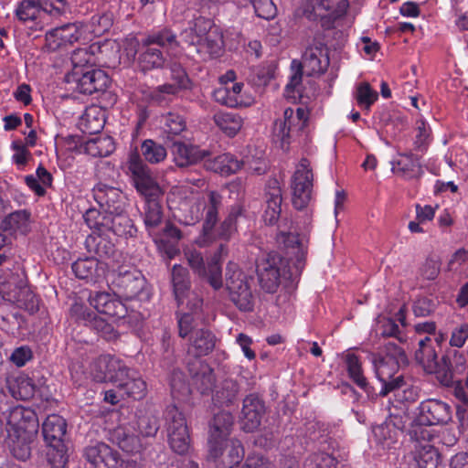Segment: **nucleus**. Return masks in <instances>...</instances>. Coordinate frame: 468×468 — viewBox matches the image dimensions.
<instances>
[{"label": "nucleus", "mask_w": 468, "mask_h": 468, "mask_svg": "<svg viewBox=\"0 0 468 468\" xmlns=\"http://www.w3.org/2000/svg\"><path fill=\"white\" fill-rule=\"evenodd\" d=\"M374 370L381 387L378 395L385 397L404 385V378L399 374L401 367L408 365L405 350L392 341L386 342L378 351L371 354Z\"/></svg>", "instance_id": "nucleus-1"}, {"label": "nucleus", "mask_w": 468, "mask_h": 468, "mask_svg": "<svg viewBox=\"0 0 468 468\" xmlns=\"http://www.w3.org/2000/svg\"><path fill=\"white\" fill-rule=\"evenodd\" d=\"M417 410L408 429L410 439L433 440L435 433L431 427L447 424L452 417L451 406L438 399L422 401Z\"/></svg>", "instance_id": "nucleus-2"}, {"label": "nucleus", "mask_w": 468, "mask_h": 468, "mask_svg": "<svg viewBox=\"0 0 468 468\" xmlns=\"http://www.w3.org/2000/svg\"><path fill=\"white\" fill-rule=\"evenodd\" d=\"M66 431V420L57 414L48 416L42 424V434L48 447L47 459L52 468H64L68 462L64 441Z\"/></svg>", "instance_id": "nucleus-3"}, {"label": "nucleus", "mask_w": 468, "mask_h": 468, "mask_svg": "<svg viewBox=\"0 0 468 468\" xmlns=\"http://www.w3.org/2000/svg\"><path fill=\"white\" fill-rule=\"evenodd\" d=\"M83 218L90 229L112 232L119 237H133L137 232L125 209L116 214H101L96 208H90L83 215Z\"/></svg>", "instance_id": "nucleus-4"}, {"label": "nucleus", "mask_w": 468, "mask_h": 468, "mask_svg": "<svg viewBox=\"0 0 468 468\" xmlns=\"http://www.w3.org/2000/svg\"><path fill=\"white\" fill-rule=\"evenodd\" d=\"M250 282L252 278L242 272L236 263L229 262L226 268V288L230 300L244 312L252 311L254 306L253 294Z\"/></svg>", "instance_id": "nucleus-5"}, {"label": "nucleus", "mask_w": 468, "mask_h": 468, "mask_svg": "<svg viewBox=\"0 0 468 468\" xmlns=\"http://www.w3.org/2000/svg\"><path fill=\"white\" fill-rule=\"evenodd\" d=\"M144 46L145 49L141 53L139 60L143 69L149 70L160 68L165 63V58L160 48L173 51L178 48V43L175 34L164 29L145 38Z\"/></svg>", "instance_id": "nucleus-6"}, {"label": "nucleus", "mask_w": 468, "mask_h": 468, "mask_svg": "<svg viewBox=\"0 0 468 468\" xmlns=\"http://www.w3.org/2000/svg\"><path fill=\"white\" fill-rule=\"evenodd\" d=\"M308 113L303 108H298L294 113L292 108H286L283 119L274 122L272 135L276 144L283 150H287L292 140L307 125Z\"/></svg>", "instance_id": "nucleus-7"}, {"label": "nucleus", "mask_w": 468, "mask_h": 468, "mask_svg": "<svg viewBox=\"0 0 468 468\" xmlns=\"http://www.w3.org/2000/svg\"><path fill=\"white\" fill-rule=\"evenodd\" d=\"M69 90L82 94L103 92L110 85L111 80L107 73L100 69H89L80 71L78 68L65 76Z\"/></svg>", "instance_id": "nucleus-8"}, {"label": "nucleus", "mask_w": 468, "mask_h": 468, "mask_svg": "<svg viewBox=\"0 0 468 468\" xmlns=\"http://www.w3.org/2000/svg\"><path fill=\"white\" fill-rule=\"evenodd\" d=\"M313 181L314 175L310 168V162L303 158L297 165L290 184L292 203L295 209L302 210L309 205L312 198Z\"/></svg>", "instance_id": "nucleus-9"}, {"label": "nucleus", "mask_w": 468, "mask_h": 468, "mask_svg": "<svg viewBox=\"0 0 468 468\" xmlns=\"http://www.w3.org/2000/svg\"><path fill=\"white\" fill-rule=\"evenodd\" d=\"M168 442L178 454L187 453L190 448V434L184 414L176 406L170 405L165 410Z\"/></svg>", "instance_id": "nucleus-10"}, {"label": "nucleus", "mask_w": 468, "mask_h": 468, "mask_svg": "<svg viewBox=\"0 0 468 468\" xmlns=\"http://www.w3.org/2000/svg\"><path fill=\"white\" fill-rule=\"evenodd\" d=\"M286 264L276 252H270L258 259L256 271L261 288L267 293H274L281 283V271Z\"/></svg>", "instance_id": "nucleus-11"}, {"label": "nucleus", "mask_w": 468, "mask_h": 468, "mask_svg": "<svg viewBox=\"0 0 468 468\" xmlns=\"http://www.w3.org/2000/svg\"><path fill=\"white\" fill-rule=\"evenodd\" d=\"M128 169L133 176L137 191L144 196L145 199L158 197L162 194L161 187L138 153L130 154Z\"/></svg>", "instance_id": "nucleus-12"}, {"label": "nucleus", "mask_w": 468, "mask_h": 468, "mask_svg": "<svg viewBox=\"0 0 468 468\" xmlns=\"http://www.w3.org/2000/svg\"><path fill=\"white\" fill-rule=\"evenodd\" d=\"M171 284L178 306L186 305L190 311L200 307L201 300L191 290L189 271L186 267L179 264L173 266Z\"/></svg>", "instance_id": "nucleus-13"}, {"label": "nucleus", "mask_w": 468, "mask_h": 468, "mask_svg": "<svg viewBox=\"0 0 468 468\" xmlns=\"http://www.w3.org/2000/svg\"><path fill=\"white\" fill-rule=\"evenodd\" d=\"M208 457L221 468H232L244 458V448L240 441H213L208 444Z\"/></svg>", "instance_id": "nucleus-14"}, {"label": "nucleus", "mask_w": 468, "mask_h": 468, "mask_svg": "<svg viewBox=\"0 0 468 468\" xmlns=\"http://www.w3.org/2000/svg\"><path fill=\"white\" fill-rule=\"evenodd\" d=\"M111 285L118 295L133 299L144 288L145 279L137 270L121 268L118 272L112 274Z\"/></svg>", "instance_id": "nucleus-15"}, {"label": "nucleus", "mask_w": 468, "mask_h": 468, "mask_svg": "<svg viewBox=\"0 0 468 468\" xmlns=\"http://www.w3.org/2000/svg\"><path fill=\"white\" fill-rule=\"evenodd\" d=\"M92 194L101 214L122 212L126 207L125 197L117 187L100 182L92 188Z\"/></svg>", "instance_id": "nucleus-16"}, {"label": "nucleus", "mask_w": 468, "mask_h": 468, "mask_svg": "<svg viewBox=\"0 0 468 468\" xmlns=\"http://www.w3.org/2000/svg\"><path fill=\"white\" fill-rule=\"evenodd\" d=\"M466 363L467 359L463 352L448 348L440 359L437 378L443 385L448 386L452 383L456 374H463L465 371Z\"/></svg>", "instance_id": "nucleus-17"}, {"label": "nucleus", "mask_w": 468, "mask_h": 468, "mask_svg": "<svg viewBox=\"0 0 468 468\" xmlns=\"http://www.w3.org/2000/svg\"><path fill=\"white\" fill-rule=\"evenodd\" d=\"M84 456L94 468H122V465L119 452L104 442L86 447Z\"/></svg>", "instance_id": "nucleus-18"}, {"label": "nucleus", "mask_w": 468, "mask_h": 468, "mask_svg": "<svg viewBox=\"0 0 468 468\" xmlns=\"http://www.w3.org/2000/svg\"><path fill=\"white\" fill-rule=\"evenodd\" d=\"M222 205V197L216 191L207 193V202L205 205V220L199 244L207 246L216 240L215 227L218 219V209Z\"/></svg>", "instance_id": "nucleus-19"}, {"label": "nucleus", "mask_w": 468, "mask_h": 468, "mask_svg": "<svg viewBox=\"0 0 468 468\" xmlns=\"http://www.w3.org/2000/svg\"><path fill=\"white\" fill-rule=\"evenodd\" d=\"M7 431L29 435L37 434L38 420L36 412L23 406L11 409L7 417Z\"/></svg>", "instance_id": "nucleus-20"}, {"label": "nucleus", "mask_w": 468, "mask_h": 468, "mask_svg": "<svg viewBox=\"0 0 468 468\" xmlns=\"http://www.w3.org/2000/svg\"><path fill=\"white\" fill-rule=\"evenodd\" d=\"M125 367L126 364L121 359L110 355H103L93 361L91 375L97 382L109 381L114 384Z\"/></svg>", "instance_id": "nucleus-21"}, {"label": "nucleus", "mask_w": 468, "mask_h": 468, "mask_svg": "<svg viewBox=\"0 0 468 468\" xmlns=\"http://www.w3.org/2000/svg\"><path fill=\"white\" fill-rule=\"evenodd\" d=\"M211 27V22L204 17H197L189 27L184 29L179 35L177 40L178 47L181 46L187 56L193 58L197 56V48L200 47L202 37L206 34L207 27Z\"/></svg>", "instance_id": "nucleus-22"}, {"label": "nucleus", "mask_w": 468, "mask_h": 468, "mask_svg": "<svg viewBox=\"0 0 468 468\" xmlns=\"http://www.w3.org/2000/svg\"><path fill=\"white\" fill-rule=\"evenodd\" d=\"M266 408L264 401L256 394H250L243 399L241 428L246 432H253L261 422Z\"/></svg>", "instance_id": "nucleus-23"}, {"label": "nucleus", "mask_w": 468, "mask_h": 468, "mask_svg": "<svg viewBox=\"0 0 468 468\" xmlns=\"http://www.w3.org/2000/svg\"><path fill=\"white\" fill-rule=\"evenodd\" d=\"M173 160L176 166L180 168L194 165L203 160H208L211 153L207 150L200 149L197 145L186 144L181 141H176L171 146Z\"/></svg>", "instance_id": "nucleus-24"}, {"label": "nucleus", "mask_w": 468, "mask_h": 468, "mask_svg": "<svg viewBox=\"0 0 468 468\" xmlns=\"http://www.w3.org/2000/svg\"><path fill=\"white\" fill-rule=\"evenodd\" d=\"M114 385L125 395L133 399H142L146 396V383L141 375L133 368L125 367Z\"/></svg>", "instance_id": "nucleus-25"}, {"label": "nucleus", "mask_w": 468, "mask_h": 468, "mask_svg": "<svg viewBox=\"0 0 468 468\" xmlns=\"http://www.w3.org/2000/svg\"><path fill=\"white\" fill-rule=\"evenodd\" d=\"M70 314L77 321L84 322L85 325L90 324L104 338L112 340L116 337V332L113 330V327L101 318H98L93 312L88 310L83 304L74 303L70 308Z\"/></svg>", "instance_id": "nucleus-26"}, {"label": "nucleus", "mask_w": 468, "mask_h": 468, "mask_svg": "<svg viewBox=\"0 0 468 468\" xmlns=\"http://www.w3.org/2000/svg\"><path fill=\"white\" fill-rule=\"evenodd\" d=\"M187 370L200 393L207 394L212 390L216 379L213 369L207 363L197 358L191 359L187 362Z\"/></svg>", "instance_id": "nucleus-27"}, {"label": "nucleus", "mask_w": 468, "mask_h": 468, "mask_svg": "<svg viewBox=\"0 0 468 468\" xmlns=\"http://www.w3.org/2000/svg\"><path fill=\"white\" fill-rule=\"evenodd\" d=\"M414 358L426 373L437 374L440 360L430 336H425L419 341Z\"/></svg>", "instance_id": "nucleus-28"}, {"label": "nucleus", "mask_w": 468, "mask_h": 468, "mask_svg": "<svg viewBox=\"0 0 468 468\" xmlns=\"http://www.w3.org/2000/svg\"><path fill=\"white\" fill-rule=\"evenodd\" d=\"M414 443L413 456L419 468H438L440 453L431 444L432 440L410 439Z\"/></svg>", "instance_id": "nucleus-29"}, {"label": "nucleus", "mask_w": 468, "mask_h": 468, "mask_svg": "<svg viewBox=\"0 0 468 468\" xmlns=\"http://www.w3.org/2000/svg\"><path fill=\"white\" fill-rule=\"evenodd\" d=\"M92 233L90 234L85 240L86 249L90 253H94L101 260L110 259L116 251L114 243L109 239L106 231L96 230L91 229Z\"/></svg>", "instance_id": "nucleus-30"}, {"label": "nucleus", "mask_w": 468, "mask_h": 468, "mask_svg": "<svg viewBox=\"0 0 468 468\" xmlns=\"http://www.w3.org/2000/svg\"><path fill=\"white\" fill-rule=\"evenodd\" d=\"M71 269L77 278L94 282L105 272L104 264L94 257L77 260L72 263Z\"/></svg>", "instance_id": "nucleus-31"}, {"label": "nucleus", "mask_w": 468, "mask_h": 468, "mask_svg": "<svg viewBox=\"0 0 468 468\" xmlns=\"http://www.w3.org/2000/svg\"><path fill=\"white\" fill-rule=\"evenodd\" d=\"M109 440L128 453H136L143 449V444L139 437L134 435L129 428L124 426H118L110 431Z\"/></svg>", "instance_id": "nucleus-32"}, {"label": "nucleus", "mask_w": 468, "mask_h": 468, "mask_svg": "<svg viewBox=\"0 0 468 468\" xmlns=\"http://www.w3.org/2000/svg\"><path fill=\"white\" fill-rule=\"evenodd\" d=\"M234 424V417L229 411H219L209 423L208 444L213 441H226Z\"/></svg>", "instance_id": "nucleus-33"}, {"label": "nucleus", "mask_w": 468, "mask_h": 468, "mask_svg": "<svg viewBox=\"0 0 468 468\" xmlns=\"http://www.w3.org/2000/svg\"><path fill=\"white\" fill-rule=\"evenodd\" d=\"M8 432L7 444L11 453L15 458L20 461H27L31 456L32 444L37 438V434H22Z\"/></svg>", "instance_id": "nucleus-34"}, {"label": "nucleus", "mask_w": 468, "mask_h": 468, "mask_svg": "<svg viewBox=\"0 0 468 468\" xmlns=\"http://www.w3.org/2000/svg\"><path fill=\"white\" fill-rule=\"evenodd\" d=\"M217 338L215 335L207 329H198L192 334L190 337V346L188 353L198 356H207L212 352L216 346Z\"/></svg>", "instance_id": "nucleus-35"}, {"label": "nucleus", "mask_w": 468, "mask_h": 468, "mask_svg": "<svg viewBox=\"0 0 468 468\" xmlns=\"http://www.w3.org/2000/svg\"><path fill=\"white\" fill-rule=\"evenodd\" d=\"M302 69L306 68L309 75L324 73L329 65L327 54L324 52V46L309 47L303 56Z\"/></svg>", "instance_id": "nucleus-36"}, {"label": "nucleus", "mask_w": 468, "mask_h": 468, "mask_svg": "<svg viewBox=\"0 0 468 468\" xmlns=\"http://www.w3.org/2000/svg\"><path fill=\"white\" fill-rule=\"evenodd\" d=\"M400 158L391 163L392 172L404 178L419 177L423 173L420 159L411 152L400 154Z\"/></svg>", "instance_id": "nucleus-37"}, {"label": "nucleus", "mask_w": 468, "mask_h": 468, "mask_svg": "<svg viewBox=\"0 0 468 468\" xmlns=\"http://www.w3.org/2000/svg\"><path fill=\"white\" fill-rule=\"evenodd\" d=\"M105 124L104 112L98 106L87 108L81 115L79 127L84 133L96 134L100 133Z\"/></svg>", "instance_id": "nucleus-38"}, {"label": "nucleus", "mask_w": 468, "mask_h": 468, "mask_svg": "<svg viewBox=\"0 0 468 468\" xmlns=\"http://www.w3.org/2000/svg\"><path fill=\"white\" fill-rule=\"evenodd\" d=\"M222 37L216 31L207 32L202 37L200 47L197 48V56L201 59L218 57L222 51Z\"/></svg>", "instance_id": "nucleus-39"}, {"label": "nucleus", "mask_w": 468, "mask_h": 468, "mask_svg": "<svg viewBox=\"0 0 468 468\" xmlns=\"http://www.w3.org/2000/svg\"><path fill=\"white\" fill-rule=\"evenodd\" d=\"M243 163L230 154L216 156L214 159L206 160L205 167L216 173L234 174L238 172Z\"/></svg>", "instance_id": "nucleus-40"}, {"label": "nucleus", "mask_w": 468, "mask_h": 468, "mask_svg": "<svg viewBox=\"0 0 468 468\" xmlns=\"http://www.w3.org/2000/svg\"><path fill=\"white\" fill-rule=\"evenodd\" d=\"M84 151L93 157L110 155L115 149L113 139L110 136L101 135L85 142Z\"/></svg>", "instance_id": "nucleus-41"}, {"label": "nucleus", "mask_w": 468, "mask_h": 468, "mask_svg": "<svg viewBox=\"0 0 468 468\" xmlns=\"http://www.w3.org/2000/svg\"><path fill=\"white\" fill-rule=\"evenodd\" d=\"M373 435L378 441L384 448H390L398 441L399 432L397 429L396 423L392 420H386L385 422L373 427Z\"/></svg>", "instance_id": "nucleus-42"}, {"label": "nucleus", "mask_w": 468, "mask_h": 468, "mask_svg": "<svg viewBox=\"0 0 468 468\" xmlns=\"http://www.w3.org/2000/svg\"><path fill=\"white\" fill-rule=\"evenodd\" d=\"M100 47L96 44L90 46L89 48H80L73 51L71 55L72 70L78 68L82 70L91 69L95 64V52L100 50Z\"/></svg>", "instance_id": "nucleus-43"}, {"label": "nucleus", "mask_w": 468, "mask_h": 468, "mask_svg": "<svg viewBox=\"0 0 468 468\" xmlns=\"http://www.w3.org/2000/svg\"><path fill=\"white\" fill-rule=\"evenodd\" d=\"M345 361L350 378L368 395L372 394L371 388L363 374L362 366L357 356L348 353L346 355Z\"/></svg>", "instance_id": "nucleus-44"}, {"label": "nucleus", "mask_w": 468, "mask_h": 468, "mask_svg": "<svg viewBox=\"0 0 468 468\" xmlns=\"http://www.w3.org/2000/svg\"><path fill=\"white\" fill-rule=\"evenodd\" d=\"M216 125L228 136H234L242 126V119L232 112H218L214 115Z\"/></svg>", "instance_id": "nucleus-45"}, {"label": "nucleus", "mask_w": 468, "mask_h": 468, "mask_svg": "<svg viewBox=\"0 0 468 468\" xmlns=\"http://www.w3.org/2000/svg\"><path fill=\"white\" fill-rule=\"evenodd\" d=\"M241 214L242 207L240 206L233 207L219 227L215 229L216 239L229 240L237 230V219Z\"/></svg>", "instance_id": "nucleus-46"}, {"label": "nucleus", "mask_w": 468, "mask_h": 468, "mask_svg": "<svg viewBox=\"0 0 468 468\" xmlns=\"http://www.w3.org/2000/svg\"><path fill=\"white\" fill-rule=\"evenodd\" d=\"M239 385L232 379H225L213 397L215 403L220 406H229L232 404L239 394Z\"/></svg>", "instance_id": "nucleus-47"}, {"label": "nucleus", "mask_w": 468, "mask_h": 468, "mask_svg": "<svg viewBox=\"0 0 468 468\" xmlns=\"http://www.w3.org/2000/svg\"><path fill=\"white\" fill-rule=\"evenodd\" d=\"M156 198L157 197L145 199L144 207V221L147 229L157 227L163 218L162 207Z\"/></svg>", "instance_id": "nucleus-48"}, {"label": "nucleus", "mask_w": 468, "mask_h": 468, "mask_svg": "<svg viewBox=\"0 0 468 468\" xmlns=\"http://www.w3.org/2000/svg\"><path fill=\"white\" fill-rule=\"evenodd\" d=\"M136 424L143 437H154L160 427L157 416L150 411L141 412L137 416Z\"/></svg>", "instance_id": "nucleus-49"}, {"label": "nucleus", "mask_w": 468, "mask_h": 468, "mask_svg": "<svg viewBox=\"0 0 468 468\" xmlns=\"http://www.w3.org/2000/svg\"><path fill=\"white\" fill-rule=\"evenodd\" d=\"M141 153L144 159L151 164H158L164 161L167 155L166 149L151 139L142 143Z\"/></svg>", "instance_id": "nucleus-50"}, {"label": "nucleus", "mask_w": 468, "mask_h": 468, "mask_svg": "<svg viewBox=\"0 0 468 468\" xmlns=\"http://www.w3.org/2000/svg\"><path fill=\"white\" fill-rule=\"evenodd\" d=\"M199 277L205 279L209 283V285L216 291L222 288V270L219 262V258L217 254H215L207 262L206 275H200Z\"/></svg>", "instance_id": "nucleus-51"}, {"label": "nucleus", "mask_w": 468, "mask_h": 468, "mask_svg": "<svg viewBox=\"0 0 468 468\" xmlns=\"http://www.w3.org/2000/svg\"><path fill=\"white\" fill-rule=\"evenodd\" d=\"M378 98V92L370 87L368 82H361L357 85L355 99L359 106L369 110Z\"/></svg>", "instance_id": "nucleus-52"}, {"label": "nucleus", "mask_w": 468, "mask_h": 468, "mask_svg": "<svg viewBox=\"0 0 468 468\" xmlns=\"http://www.w3.org/2000/svg\"><path fill=\"white\" fill-rule=\"evenodd\" d=\"M303 468H337V461L328 453L316 452L305 459Z\"/></svg>", "instance_id": "nucleus-53"}, {"label": "nucleus", "mask_w": 468, "mask_h": 468, "mask_svg": "<svg viewBox=\"0 0 468 468\" xmlns=\"http://www.w3.org/2000/svg\"><path fill=\"white\" fill-rule=\"evenodd\" d=\"M40 11V5L34 0H24L16 9V17L23 23L37 19Z\"/></svg>", "instance_id": "nucleus-54"}, {"label": "nucleus", "mask_w": 468, "mask_h": 468, "mask_svg": "<svg viewBox=\"0 0 468 468\" xmlns=\"http://www.w3.org/2000/svg\"><path fill=\"white\" fill-rule=\"evenodd\" d=\"M113 24V16L111 13L94 15L90 23V31L96 37H101L108 32Z\"/></svg>", "instance_id": "nucleus-55"}, {"label": "nucleus", "mask_w": 468, "mask_h": 468, "mask_svg": "<svg viewBox=\"0 0 468 468\" xmlns=\"http://www.w3.org/2000/svg\"><path fill=\"white\" fill-rule=\"evenodd\" d=\"M291 225L292 222H290L286 218H282L281 222L278 224L279 233L277 234V240L279 242H282L286 247L294 248L300 245V239L297 235L289 231L291 229Z\"/></svg>", "instance_id": "nucleus-56"}, {"label": "nucleus", "mask_w": 468, "mask_h": 468, "mask_svg": "<svg viewBox=\"0 0 468 468\" xmlns=\"http://www.w3.org/2000/svg\"><path fill=\"white\" fill-rule=\"evenodd\" d=\"M59 30L66 47L84 39L82 27L78 23L59 27Z\"/></svg>", "instance_id": "nucleus-57"}, {"label": "nucleus", "mask_w": 468, "mask_h": 468, "mask_svg": "<svg viewBox=\"0 0 468 468\" xmlns=\"http://www.w3.org/2000/svg\"><path fill=\"white\" fill-rule=\"evenodd\" d=\"M292 75L290 78L289 83L285 87V95L287 97L295 98L294 92L300 94V87L303 80L302 64L293 60L292 63Z\"/></svg>", "instance_id": "nucleus-58"}, {"label": "nucleus", "mask_w": 468, "mask_h": 468, "mask_svg": "<svg viewBox=\"0 0 468 468\" xmlns=\"http://www.w3.org/2000/svg\"><path fill=\"white\" fill-rule=\"evenodd\" d=\"M163 122L167 133L177 135L186 129L185 119L176 112H167L163 116Z\"/></svg>", "instance_id": "nucleus-59"}, {"label": "nucleus", "mask_w": 468, "mask_h": 468, "mask_svg": "<svg viewBox=\"0 0 468 468\" xmlns=\"http://www.w3.org/2000/svg\"><path fill=\"white\" fill-rule=\"evenodd\" d=\"M441 271V261L436 255H430L425 260L420 269V275L426 279L432 281L437 278Z\"/></svg>", "instance_id": "nucleus-60"}, {"label": "nucleus", "mask_w": 468, "mask_h": 468, "mask_svg": "<svg viewBox=\"0 0 468 468\" xmlns=\"http://www.w3.org/2000/svg\"><path fill=\"white\" fill-rule=\"evenodd\" d=\"M185 258L194 273L197 274L198 277L206 275L207 266L201 252L196 250H187L185 251Z\"/></svg>", "instance_id": "nucleus-61"}, {"label": "nucleus", "mask_w": 468, "mask_h": 468, "mask_svg": "<svg viewBox=\"0 0 468 468\" xmlns=\"http://www.w3.org/2000/svg\"><path fill=\"white\" fill-rule=\"evenodd\" d=\"M251 5L256 16L266 20L274 18L277 14V8L272 0H256Z\"/></svg>", "instance_id": "nucleus-62"}, {"label": "nucleus", "mask_w": 468, "mask_h": 468, "mask_svg": "<svg viewBox=\"0 0 468 468\" xmlns=\"http://www.w3.org/2000/svg\"><path fill=\"white\" fill-rule=\"evenodd\" d=\"M468 339V323H463L452 328L449 345L451 347L462 348Z\"/></svg>", "instance_id": "nucleus-63"}, {"label": "nucleus", "mask_w": 468, "mask_h": 468, "mask_svg": "<svg viewBox=\"0 0 468 468\" xmlns=\"http://www.w3.org/2000/svg\"><path fill=\"white\" fill-rule=\"evenodd\" d=\"M436 309V303L428 297L418 298L412 305V310L417 317H426L431 315Z\"/></svg>", "instance_id": "nucleus-64"}]
</instances>
